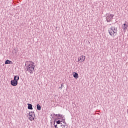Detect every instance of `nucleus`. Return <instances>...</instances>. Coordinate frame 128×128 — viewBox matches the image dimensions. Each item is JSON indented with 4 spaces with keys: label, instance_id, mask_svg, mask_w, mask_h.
<instances>
[{
    "label": "nucleus",
    "instance_id": "1",
    "mask_svg": "<svg viewBox=\"0 0 128 128\" xmlns=\"http://www.w3.org/2000/svg\"><path fill=\"white\" fill-rule=\"evenodd\" d=\"M57 124L55 125V123L54 122V126H55V128H68V126H66V120L62 121L58 120L56 121Z\"/></svg>",
    "mask_w": 128,
    "mask_h": 128
},
{
    "label": "nucleus",
    "instance_id": "2",
    "mask_svg": "<svg viewBox=\"0 0 128 128\" xmlns=\"http://www.w3.org/2000/svg\"><path fill=\"white\" fill-rule=\"evenodd\" d=\"M30 64H29L26 66V68L28 72H30V74H34V68H36V66H34V63L32 61H30Z\"/></svg>",
    "mask_w": 128,
    "mask_h": 128
},
{
    "label": "nucleus",
    "instance_id": "3",
    "mask_svg": "<svg viewBox=\"0 0 128 128\" xmlns=\"http://www.w3.org/2000/svg\"><path fill=\"white\" fill-rule=\"evenodd\" d=\"M18 80H20V76H15L14 80L10 81L12 86H18Z\"/></svg>",
    "mask_w": 128,
    "mask_h": 128
},
{
    "label": "nucleus",
    "instance_id": "4",
    "mask_svg": "<svg viewBox=\"0 0 128 128\" xmlns=\"http://www.w3.org/2000/svg\"><path fill=\"white\" fill-rule=\"evenodd\" d=\"M108 32L110 34V36H116V29L112 28V27L108 29Z\"/></svg>",
    "mask_w": 128,
    "mask_h": 128
},
{
    "label": "nucleus",
    "instance_id": "5",
    "mask_svg": "<svg viewBox=\"0 0 128 128\" xmlns=\"http://www.w3.org/2000/svg\"><path fill=\"white\" fill-rule=\"evenodd\" d=\"M84 60H86V56H81L78 58V62H84Z\"/></svg>",
    "mask_w": 128,
    "mask_h": 128
},
{
    "label": "nucleus",
    "instance_id": "6",
    "mask_svg": "<svg viewBox=\"0 0 128 128\" xmlns=\"http://www.w3.org/2000/svg\"><path fill=\"white\" fill-rule=\"evenodd\" d=\"M54 116H58L59 118H61L62 119V120L64 122L66 120V118H64V116H62V114H54Z\"/></svg>",
    "mask_w": 128,
    "mask_h": 128
},
{
    "label": "nucleus",
    "instance_id": "7",
    "mask_svg": "<svg viewBox=\"0 0 128 128\" xmlns=\"http://www.w3.org/2000/svg\"><path fill=\"white\" fill-rule=\"evenodd\" d=\"M128 25L126 24H124L122 25V28L124 32H126V30H128Z\"/></svg>",
    "mask_w": 128,
    "mask_h": 128
},
{
    "label": "nucleus",
    "instance_id": "8",
    "mask_svg": "<svg viewBox=\"0 0 128 128\" xmlns=\"http://www.w3.org/2000/svg\"><path fill=\"white\" fill-rule=\"evenodd\" d=\"M29 116H31V118H29L31 122H32V120H34L35 117L32 116V114L30 112H29Z\"/></svg>",
    "mask_w": 128,
    "mask_h": 128
},
{
    "label": "nucleus",
    "instance_id": "9",
    "mask_svg": "<svg viewBox=\"0 0 128 128\" xmlns=\"http://www.w3.org/2000/svg\"><path fill=\"white\" fill-rule=\"evenodd\" d=\"M73 76L74 78L78 79V74L77 72H74Z\"/></svg>",
    "mask_w": 128,
    "mask_h": 128
},
{
    "label": "nucleus",
    "instance_id": "10",
    "mask_svg": "<svg viewBox=\"0 0 128 128\" xmlns=\"http://www.w3.org/2000/svg\"><path fill=\"white\" fill-rule=\"evenodd\" d=\"M12 64V62L8 60H7L5 62V64Z\"/></svg>",
    "mask_w": 128,
    "mask_h": 128
},
{
    "label": "nucleus",
    "instance_id": "11",
    "mask_svg": "<svg viewBox=\"0 0 128 128\" xmlns=\"http://www.w3.org/2000/svg\"><path fill=\"white\" fill-rule=\"evenodd\" d=\"M106 22H112V18H110V16H108L106 18Z\"/></svg>",
    "mask_w": 128,
    "mask_h": 128
},
{
    "label": "nucleus",
    "instance_id": "12",
    "mask_svg": "<svg viewBox=\"0 0 128 128\" xmlns=\"http://www.w3.org/2000/svg\"><path fill=\"white\" fill-rule=\"evenodd\" d=\"M28 110H32V104H28Z\"/></svg>",
    "mask_w": 128,
    "mask_h": 128
},
{
    "label": "nucleus",
    "instance_id": "13",
    "mask_svg": "<svg viewBox=\"0 0 128 128\" xmlns=\"http://www.w3.org/2000/svg\"><path fill=\"white\" fill-rule=\"evenodd\" d=\"M36 108L38 110H40L41 108H42V106H40V104H38L36 105Z\"/></svg>",
    "mask_w": 128,
    "mask_h": 128
},
{
    "label": "nucleus",
    "instance_id": "14",
    "mask_svg": "<svg viewBox=\"0 0 128 128\" xmlns=\"http://www.w3.org/2000/svg\"><path fill=\"white\" fill-rule=\"evenodd\" d=\"M13 54H16V50L15 48H14V50H12Z\"/></svg>",
    "mask_w": 128,
    "mask_h": 128
},
{
    "label": "nucleus",
    "instance_id": "15",
    "mask_svg": "<svg viewBox=\"0 0 128 128\" xmlns=\"http://www.w3.org/2000/svg\"><path fill=\"white\" fill-rule=\"evenodd\" d=\"M60 120V118H56L54 122V124H56V122H58V120Z\"/></svg>",
    "mask_w": 128,
    "mask_h": 128
},
{
    "label": "nucleus",
    "instance_id": "16",
    "mask_svg": "<svg viewBox=\"0 0 128 128\" xmlns=\"http://www.w3.org/2000/svg\"><path fill=\"white\" fill-rule=\"evenodd\" d=\"M30 113L32 114V116L36 117V113H34V112H31Z\"/></svg>",
    "mask_w": 128,
    "mask_h": 128
},
{
    "label": "nucleus",
    "instance_id": "17",
    "mask_svg": "<svg viewBox=\"0 0 128 128\" xmlns=\"http://www.w3.org/2000/svg\"><path fill=\"white\" fill-rule=\"evenodd\" d=\"M109 16H110V18H114V15L110 14Z\"/></svg>",
    "mask_w": 128,
    "mask_h": 128
},
{
    "label": "nucleus",
    "instance_id": "18",
    "mask_svg": "<svg viewBox=\"0 0 128 128\" xmlns=\"http://www.w3.org/2000/svg\"><path fill=\"white\" fill-rule=\"evenodd\" d=\"M62 87L61 86H60V87H59V89L60 90H62Z\"/></svg>",
    "mask_w": 128,
    "mask_h": 128
},
{
    "label": "nucleus",
    "instance_id": "19",
    "mask_svg": "<svg viewBox=\"0 0 128 128\" xmlns=\"http://www.w3.org/2000/svg\"><path fill=\"white\" fill-rule=\"evenodd\" d=\"M61 86H64V84H61Z\"/></svg>",
    "mask_w": 128,
    "mask_h": 128
},
{
    "label": "nucleus",
    "instance_id": "20",
    "mask_svg": "<svg viewBox=\"0 0 128 128\" xmlns=\"http://www.w3.org/2000/svg\"><path fill=\"white\" fill-rule=\"evenodd\" d=\"M50 116H52V114H51Z\"/></svg>",
    "mask_w": 128,
    "mask_h": 128
},
{
    "label": "nucleus",
    "instance_id": "21",
    "mask_svg": "<svg viewBox=\"0 0 128 128\" xmlns=\"http://www.w3.org/2000/svg\"><path fill=\"white\" fill-rule=\"evenodd\" d=\"M127 113H128V109L127 110Z\"/></svg>",
    "mask_w": 128,
    "mask_h": 128
}]
</instances>
